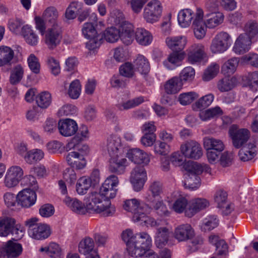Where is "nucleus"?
I'll return each mask as SVG.
<instances>
[{
	"instance_id": "1",
	"label": "nucleus",
	"mask_w": 258,
	"mask_h": 258,
	"mask_svg": "<svg viewBox=\"0 0 258 258\" xmlns=\"http://www.w3.org/2000/svg\"><path fill=\"white\" fill-rule=\"evenodd\" d=\"M87 206L88 212L101 214L104 217L111 216L115 212V207L111 205L109 200H106L100 191L89 195Z\"/></svg>"
},
{
	"instance_id": "2",
	"label": "nucleus",
	"mask_w": 258,
	"mask_h": 258,
	"mask_svg": "<svg viewBox=\"0 0 258 258\" xmlns=\"http://www.w3.org/2000/svg\"><path fill=\"white\" fill-rule=\"evenodd\" d=\"M137 238L136 240L128 244L126 248L128 254L134 257L143 256L152 245L151 237L146 232H142L141 236Z\"/></svg>"
},
{
	"instance_id": "3",
	"label": "nucleus",
	"mask_w": 258,
	"mask_h": 258,
	"mask_svg": "<svg viewBox=\"0 0 258 258\" xmlns=\"http://www.w3.org/2000/svg\"><path fill=\"white\" fill-rule=\"evenodd\" d=\"M162 13V6L158 0H152L145 7L143 17L144 20L150 24H154L159 21Z\"/></svg>"
},
{
	"instance_id": "4",
	"label": "nucleus",
	"mask_w": 258,
	"mask_h": 258,
	"mask_svg": "<svg viewBox=\"0 0 258 258\" xmlns=\"http://www.w3.org/2000/svg\"><path fill=\"white\" fill-rule=\"evenodd\" d=\"M228 134L232 145L236 149H240L246 145L250 137V132L247 129L240 128L235 124L230 127Z\"/></svg>"
},
{
	"instance_id": "5",
	"label": "nucleus",
	"mask_w": 258,
	"mask_h": 258,
	"mask_svg": "<svg viewBox=\"0 0 258 258\" xmlns=\"http://www.w3.org/2000/svg\"><path fill=\"white\" fill-rule=\"evenodd\" d=\"M20 225L16 224L14 218L7 216L0 217V236H7L10 233L18 235L17 238L23 236V231L19 229Z\"/></svg>"
},
{
	"instance_id": "6",
	"label": "nucleus",
	"mask_w": 258,
	"mask_h": 258,
	"mask_svg": "<svg viewBox=\"0 0 258 258\" xmlns=\"http://www.w3.org/2000/svg\"><path fill=\"white\" fill-rule=\"evenodd\" d=\"M118 19L116 18L114 22L117 25H120L119 38L124 44L128 45L134 40V26L132 24L123 21L122 14H118Z\"/></svg>"
},
{
	"instance_id": "7",
	"label": "nucleus",
	"mask_w": 258,
	"mask_h": 258,
	"mask_svg": "<svg viewBox=\"0 0 258 258\" xmlns=\"http://www.w3.org/2000/svg\"><path fill=\"white\" fill-rule=\"evenodd\" d=\"M180 152L186 158L198 160L203 155L200 144L194 140L185 142L180 145Z\"/></svg>"
},
{
	"instance_id": "8",
	"label": "nucleus",
	"mask_w": 258,
	"mask_h": 258,
	"mask_svg": "<svg viewBox=\"0 0 258 258\" xmlns=\"http://www.w3.org/2000/svg\"><path fill=\"white\" fill-rule=\"evenodd\" d=\"M44 34V42L49 49H54L60 43L62 39L60 25L51 26Z\"/></svg>"
},
{
	"instance_id": "9",
	"label": "nucleus",
	"mask_w": 258,
	"mask_h": 258,
	"mask_svg": "<svg viewBox=\"0 0 258 258\" xmlns=\"http://www.w3.org/2000/svg\"><path fill=\"white\" fill-rule=\"evenodd\" d=\"M231 44V37L225 32L218 33L213 38L210 46L214 53H222L225 51Z\"/></svg>"
},
{
	"instance_id": "10",
	"label": "nucleus",
	"mask_w": 258,
	"mask_h": 258,
	"mask_svg": "<svg viewBox=\"0 0 258 258\" xmlns=\"http://www.w3.org/2000/svg\"><path fill=\"white\" fill-rule=\"evenodd\" d=\"M118 184V177L115 175H111L105 179L100 188V191L106 200L113 199L116 195Z\"/></svg>"
},
{
	"instance_id": "11",
	"label": "nucleus",
	"mask_w": 258,
	"mask_h": 258,
	"mask_svg": "<svg viewBox=\"0 0 258 258\" xmlns=\"http://www.w3.org/2000/svg\"><path fill=\"white\" fill-rule=\"evenodd\" d=\"M187 61L190 64L200 62L206 56L205 48L201 43H195L187 50Z\"/></svg>"
},
{
	"instance_id": "12",
	"label": "nucleus",
	"mask_w": 258,
	"mask_h": 258,
	"mask_svg": "<svg viewBox=\"0 0 258 258\" xmlns=\"http://www.w3.org/2000/svg\"><path fill=\"white\" fill-rule=\"evenodd\" d=\"M23 169L18 166L9 168L5 175L4 183L6 187L11 188L18 184L23 175Z\"/></svg>"
},
{
	"instance_id": "13",
	"label": "nucleus",
	"mask_w": 258,
	"mask_h": 258,
	"mask_svg": "<svg viewBox=\"0 0 258 258\" xmlns=\"http://www.w3.org/2000/svg\"><path fill=\"white\" fill-rule=\"evenodd\" d=\"M204 11L200 8H197L196 18L194 19L192 26L195 37L198 39L203 38L206 33L207 27L203 20Z\"/></svg>"
},
{
	"instance_id": "14",
	"label": "nucleus",
	"mask_w": 258,
	"mask_h": 258,
	"mask_svg": "<svg viewBox=\"0 0 258 258\" xmlns=\"http://www.w3.org/2000/svg\"><path fill=\"white\" fill-rule=\"evenodd\" d=\"M23 248L20 243L9 240L0 248L1 254L8 258H16L22 252Z\"/></svg>"
},
{
	"instance_id": "15",
	"label": "nucleus",
	"mask_w": 258,
	"mask_h": 258,
	"mask_svg": "<svg viewBox=\"0 0 258 258\" xmlns=\"http://www.w3.org/2000/svg\"><path fill=\"white\" fill-rule=\"evenodd\" d=\"M173 236L179 242L185 241L195 236V231L189 224H181L175 228Z\"/></svg>"
},
{
	"instance_id": "16",
	"label": "nucleus",
	"mask_w": 258,
	"mask_h": 258,
	"mask_svg": "<svg viewBox=\"0 0 258 258\" xmlns=\"http://www.w3.org/2000/svg\"><path fill=\"white\" fill-rule=\"evenodd\" d=\"M66 160L70 166L76 170L84 169L87 164L84 155L76 151L69 152L66 156Z\"/></svg>"
},
{
	"instance_id": "17",
	"label": "nucleus",
	"mask_w": 258,
	"mask_h": 258,
	"mask_svg": "<svg viewBox=\"0 0 258 258\" xmlns=\"http://www.w3.org/2000/svg\"><path fill=\"white\" fill-rule=\"evenodd\" d=\"M36 200L35 192L29 188H25L17 195V203L23 207L29 208L33 205Z\"/></svg>"
},
{
	"instance_id": "18",
	"label": "nucleus",
	"mask_w": 258,
	"mask_h": 258,
	"mask_svg": "<svg viewBox=\"0 0 258 258\" xmlns=\"http://www.w3.org/2000/svg\"><path fill=\"white\" fill-rule=\"evenodd\" d=\"M78 129L77 123L73 119L67 118L60 120L58 122V130L63 136H73L77 132Z\"/></svg>"
},
{
	"instance_id": "19",
	"label": "nucleus",
	"mask_w": 258,
	"mask_h": 258,
	"mask_svg": "<svg viewBox=\"0 0 258 258\" xmlns=\"http://www.w3.org/2000/svg\"><path fill=\"white\" fill-rule=\"evenodd\" d=\"M209 203L205 199L197 198L193 199L189 203L188 207L185 211V216L191 217L196 213L209 207Z\"/></svg>"
},
{
	"instance_id": "20",
	"label": "nucleus",
	"mask_w": 258,
	"mask_h": 258,
	"mask_svg": "<svg viewBox=\"0 0 258 258\" xmlns=\"http://www.w3.org/2000/svg\"><path fill=\"white\" fill-rule=\"evenodd\" d=\"M110 156L109 170L112 172L121 173L126 163V159L121 155V152L109 155Z\"/></svg>"
},
{
	"instance_id": "21",
	"label": "nucleus",
	"mask_w": 258,
	"mask_h": 258,
	"mask_svg": "<svg viewBox=\"0 0 258 258\" xmlns=\"http://www.w3.org/2000/svg\"><path fill=\"white\" fill-rule=\"evenodd\" d=\"M251 43L249 37L246 34H241L236 40L233 50L236 54H243L249 50Z\"/></svg>"
},
{
	"instance_id": "22",
	"label": "nucleus",
	"mask_w": 258,
	"mask_h": 258,
	"mask_svg": "<svg viewBox=\"0 0 258 258\" xmlns=\"http://www.w3.org/2000/svg\"><path fill=\"white\" fill-rule=\"evenodd\" d=\"M127 157L136 164H148L150 161L148 154L138 148L132 149L128 150L127 153Z\"/></svg>"
},
{
	"instance_id": "23",
	"label": "nucleus",
	"mask_w": 258,
	"mask_h": 258,
	"mask_svg": "<svg viewBox=\"0 0 258 258\" xmlns=\"http://www.w3.org/2000/svg\"><path fill=\"white\" fill-rule=\"evenodd\" d=\"M190 165L187 162L184 165V167L187 174L184 181V185L186 188L191 190H195L198 188L200 185V178L199 175L189 170Z\"/></svg>"
},
{
	"instance_id": "24",
	"label": "nucleus",
	"mask_w": 258,
	"mask_h": 258,
	"mask_svg": "<svg viewBox=\"0 0 258 258\" xmlns=\"http://www.w3.org/2000/svg\"><path fill=\"white\" fill-rule=\"evenodd\" d=\"M165 42L168 48L172 51L180 52L184 48L187 39L183 36L168 37L166 38Z\"/></svg>"
},
{
	"instance_id": "25",
	"label": "nucleus",
	"mask_w": 258,
	"mask_h": 258,
	"mask_svg": "<svg viewBox=\"0 0 258 258\" xmlns=\"http://www.w3.org/2000/svg\"><path fill=\"white\" fill-rule=\"evenodd\" d=\"M184 52H175L170 53L167 59L163 61L164 67L168 70H173L181 64L185 57Z\"/></svg>"
},
{
	"instance_id": "26",
	"label": "nucleus",
	"mask_w": 258,
	"mask_h": 258,
	"mask_svg": "<svg viewBox=\"0 0 258 258\" xmlns=\"http://www.w3.org/2000/svg\"><path fill=\"white\" fill-rule=\"evenodd\" d=\"M197 10L194 12L190 9H184L179 11L178 14V22L179 24L183 28L188 27L196 18Z\"/></svg>"
},
{
	"instance_id": "27",
	"label": "nucleus",
	"mask_w": 258,
	"mask_h": 258,
	"mask_svg": "<svg viewBox=\"0 0 258 258\" xmlns=\"http://www.w3.org/2000/svg\"><path fill=\"white\" fill-rule=\"evenodd\" d=\"M63 202L71 210L78 214L84 215L88 211L87 206L77 199L66 197Z\"/></svg>"
},
{
	"instance_id": "28",
	"label": "nucleus",
	"mask_w": 258,
	"mask_h": 258,
	"mask_svg": "<svg viewBox=\"0 0 258 258\" xmlns=\"http://www.w3.org/2000/svg\"><path fill=\"white\" fill-rule=\"evenodd\" d=\"M28 234L32 238L37 240L45 239L50 234V228L46 224H39L34 229L28 230Z\"/></svg>"
},
{
	"instance_id": "29",
	"label": "nucleus",
	"mask_w": 258,
	"mask_h": 258,
	"mask_svg": "<svg viewBox=\"0 0 258 258\" xmlns=\"http://www.w3.org/2000/svg\"><path fill=\"white\" fill-rule=\"evenodd\" d=\"M256 146L253 143L249 142L243 146L238 152L240 160L245 162L253 159L256 154Z\"/></svg>"
},
{
	"instance_id": "30",
	"label": "nucleus",
	"mask_w": 258,
	"mask_h": 258,
	"mask_svg": "<svg viewBox=\"0 0 258 258\" xmlns=\"http://www.w3.org/2000/svg\"><path fill=\"white\" fill-rule=\"evenodd\" d=\"M147 201L150 205V211L154 210L156 213L160 216H168L169 212L166 205L162 200L152 199L150 195L147 197Z\"/></svg>"
},
{
	"instance_id": "31",
	"label": "nucleus",
	"mask_w": 258,
	"mask_h": 258,
	"mask_svg": "<svg viewBox=\"0 0 258 258\" xmlns=\"http://www.w3.org/2000/svg\"><path fill=\"white\" fill-rule=\"evenodd\" d=\"M94 240L90 237H86L82 239L78 246L79 251L87 256L97 252L94 248Z\"/></svg>"
},
{
	"instance_id": "32",
	"label": "nucleus",
	"mask_w": 258,
	"mask_h": 258,
	"mask_svg": "<svg viewBox=\"0 0 258 258\" xmlns=\"http://www.w3.org/2000/svg\"><path fill=\"white\" fill-rule=\"evenodd\" d=\"M106 150L109 155H112L121 152V140L115 135L110 136L107 140Z\"/></svg>"
},
{
	"instance_id": "33",
	"label": "nucleus",
	"mask_w": 258,
	"mask_h": 258,
	"mask_svg": "<svg viewBox=\"0 0 258 258\" xmlns=\"http://www.w3.org/2000/svg\"><path fill=\"white\" fill-rule=\"evenodd\" d=\"M203 143L206 150H211L220 153L223 151L225 148L223 142L220 139L205 137L203 140Z\"/></svg>"
},
{
	"instance_id": "34",
	"label": "nucleus",
	"mask_w": 258,
	"mask_h": 258,
	"mask_svg": "<svg viewBox=\"0 0 258 258\" xmlns=\"http://www.w3.org/2000/svg\"><path fill=\"white\" fill-rule=\"evenodd\" d=\"M237 82L235 77H225L218 81L217 87L221 92H228L235 87Z\"/></svg>"
},
{
	"instance_id": "35",
	"label": "nucleus",
	"mask_w": 258,
	"mask_h": 258,
	"mask_svg": "<svg viewBox=\"0 0 258 258\" xmlns=\"http://www.w3.org/2000/svg\"><path fill=\"white\" fill-rule=\"evenodd\" d=\"M135 69L141 74L146 76L150 71V65L147 58L139 54L134 61Z\"/></svg>"
},
{
	"instance_id": "36",
	"label": "nucleus",
	"mask_w": 258,
	"mask_h": 258,
	"mask_svg": "<svg viewBox=\"0 0 258 258\" xmlns=\"http://www.w3.org/2000/svg\"><path fill=\"white\" fill-rule=\"evenodd\" d=\"M135 38L140 45L147 46L151 43L153 40V36L148 30L140 28L136 31Z\"/></svg>"
},
{
	"instance_id": "37",
	"label": "nucleus",
	"mask_w": 258,
	"mask_h": 258,
	"mask_svg": "<svg viewBox=\"0 0 258 258\" xmlns=\"http://www.w3.org/2000/svg\"><path fill=\"white\" fill-rule=\"evenodd\" d=\"M147 205L140 206V202L136 199L126 200L124 201L123 205V209L128 212L133 213V216L136 213L141 214L142 212L147 208Z\"/></svg>"
},
{
	"instance_id": "38",
	"label": "nucleus",
	"mask_w": 258,
	"mask_h": 258,
	"mask_svg": "<svg viewBox=\"0 0 258 258\" xmlns=\"http://www.w3.org/2000/svg\"><path fill=\"white\" fill-rule=\"evenodd\" d=\"M204 23L209 28H214L221 24L224 19L222 13H216L212 14H205Z\"/></svg>"
},
{
	"instance_id": "39",
	"label": "nucleus",
	"mask_w": 258,
	"mask_h": 258,
	"mask_svg": "<svg viewBox=\"0 0 258 258\" xmlns=\"http://www.w3.org/2000/svg\"><path fill=\"white\" fill-rule=\"evenodd\" d=\"M182 85L181 79L177 77H174L166 82L164 90L168 94H176L181 90Z\"/></svg>"
},
{
	"instance_id": "40",
	"label": "nucleus",
	"mask_w": 258,
	"mask_h": 258,
	"mask_svg": "<svg viewBox=\"0 0 258 258\" xmlns=\"http://www.w3.org/2000/svg\"><path fill=\"white\" fill-rule=\"evenodd\" d=\"M14 56V51L10 47L0 46V67L10 64Z\"/></svg>"
},
{
	"instance_id": "41",
	"label": "nucleus",
	"mask_w": 258,
	"mask_h": 258,
	"mask_svg": "<svg viewBox=\"0 0 258 258\" xmlns=\"http://www.w3.org/2000/svg\"><path fill=\"white\" fill-rule=\"evenodd\" d=\"M150 209L148 208V206L141 213V214L136 213L133 216V220L135 222H141V224L144 223L145 224L154 227L157 225V222L154 219L149 217L146 216L147 213H150Z\"/></svg>"
},
{
	"instance_id": "42",
	"label": "nucleus",
	"mask_w": 258,
	"mask_h": 258,
	"mask_svg": "<svg viewBox=\"0 0 258 258\" xmlns=\"http://www.w3.org/2000/svg\"><path fill=\"white\" fill-rule=\"evenodd\" d=\"M144 101V97L139 96L132 99L118 103L116 106L118 110L124 111L136 107L143 103Z\"/></svg>"
},
{
	"instance_id": "43",
	"label": "nucleus",
	"mask_w": 258,
	"mask_h": 258,
	"mask_svg": "<svg viewBox=\"0 0 258 258\" xmlns=\"http://www.w3.org/2000/svg\"><path fill=\"white\" fill-rule=\"evenodd\" d=\"M169 230L166 227H160L157 228L155 237V243L159 248L162 247L168 242Z\"/></svg>"
},
{
	"instance_id": "44",
	"label": "nucleus",
	"mask_w": 258,
	"mask_h": 258,
	"mask_svg": "<svg viewBox=\"0 0 258 258\" xmlns=\"http://www.w3.org/2000/svg\"><path fill=\"white\" fill-rule=\"evenodd\" d=\"M44 156V152L41 150L34 149L28 151L27 155L24 157V160L27 163L32 165L41 160Z\"/></svg>"
},
{
	"instance_id": "45",
	"label": "nucleus",
	"mask_w": 258,
	"mask_h": 258,
	"mask_svg": "<svg viewBox=\"0 0 258 258\" xmlns=\"http://www.w3.org/2000/svg\"><path fill=\"white\" fill-rule=\"evenodd\" d=\"M43 17L45 21L51 26L60 25L58 22V14L56 9L53 7L47 8L43 12Z\"/></svg>"
},
{
	"instance_id": "46",
	"label": "nucleus",
	"mask_w": 258,
	"mask_h": 258,
	"mask_svg": "<svg viewBox=\"0 0 258 258\" xmlns=\"http://www.w3.org/2000/svg\"><path fill=\"white\" fill-rule=\"evenodd\" d=\"M83 3L78 1L71 2L66 9L65 12L66 18L68 20L76 18L79 12L83 8Z\"/></svg>"
},
{
	"instance_id": "47",
	"label": "nucleus",
	"mask_w": 258,
	"mask_h": 258,
	"mask_svg": "<svg viewBox=\"0 0 258 258\" xmlns=\"http://www.w3.org/2000/svg\"><path fill=\"white\" fill-rule=\"evenodd\" d=\"M22 33L27 43L31 45H36L38 43V36L28 25L24 26Z\"/></svg>"
},
{
	"instance_id": "48",
	"label": "nucleus",
	"mask_w": 258,
	"mask_h": 258,
	"mask_svg": "<svg viewBox=\"0 0 258 258\" xmlns=\"http://www.w3.org/2000/svg\"><path fill=\"white\" fill-rule=\"evenodd\" d=\"M219 220L215 215H210L205 218L200 225L201 229L203 231H211L217 227Z\"/></svg>"
},
{
	"instance_id": "49",
	"label": "nucleus",
	"mask_w": 258,
	"mask_h": 258,
	"mask_svg": "<svg viewBox=\"0 0 258 258\" xmlns=\"http://www.w3.org/2000/svg\"><path fill=\"white\" fill-rule=\"evenodd\" d=\"M91 185V179L89 177H80L76 184V191L79 195H85Z\"/></svg>"
},
{
	"instance_id": "50",
	"label": "nucleus",
	"mask_w": 258,
	"mask_h": 258,
	"mask_svg": "<svg viewBox=\"0 0 258 258\" xmlns=\"http://www.w3.org/2000/svg\"><path fill=\"white\" fill-rule=\"evenodd\" d=\"M36 102L41 108H47L51 102V94L47 91L40 93L36 97Z\"/></svg>"
},
{
	"instance_id": "51",
	"label": "nucleus",
	"mask_w": 258,
	"mask_h": 258,
	"mask_svg": "<svg viewBox=\"0 0 258 258\" xmlns=\"http://www.w3.org/2000/svg\"><path fill=\"white\" fill-rule=\"evenodd\" d=\"M238 57H232L226 61L222 67V72L224 74H233L236 70L238 66Z\"/></svg>"
},
{
	"instance_id": "52",
	"label": "nucleus",
	"mask_w": 258,
	"mask_h": 258,
	"mask_svg": "<svg viewBox=\"0 0 258 258\" xmlns=\"http://www.w3.org/2000/svg\"><path fill=\"white\" fill-rule=\"evenodd\" d=\"M246 86L253 91L258 90V71L248 73L245 77Z\"/></svg>"
},
{
	"instance_id": "53",
	"label": "nucleus",
	"mask_w": 258,
	"mask_h": 258,
	"mask_svg": "<svg viewBox=\"0 0 258 258\" xmlns=\"http://www.w3.org/2000/svg\"><path fill=\"white\" fill-rule=\"evenodd\" d=\"M189 203L188 200L184 197H181L177 198L172 205V209L177 213L184 212L188 207Z\"/></svg>"
},
{
	"instance_id": "54",
	"label": "nucleus",
	"mask_w": 258,
	"mask_h": 258,
	"mask_svg": "<svg viewBox=\"0 0 258 258\" xmlns=\"http://www.w3.org/2000/svg\"><path fill=\"white\" fill-rule=\"evenodd\" d=\"M214 99V96L212 93L203 96L195 102L194 105V109H202L207 108L212 104Z\"/></svg>"
},
{
	"instance_id": "55",
	"label": "nucleus",
	"mask_w": 258,
	"mask_h": 258,
	"mask_svg": "<svg viewBox=\"0 0 258 258\" xmlns=\"http://www.w3.org/2000/svg\"><path fill=\"white\" fill-rule=\"evenodd\" d=\"M40 250L45 251L47 255L52 258H61V249L59 245L55 243H50L47 247H42Z\"/></svg>"
},
{
	"instance_id": "56",
	"label": "nucleus",
	"mask_w": 258,
	"mask_h": 258,
	"mask_svg": "<svg viewBox=\"0 0 258 258\" xmlns=\"http://www.w3.org/2000/svg\"><path fill=\"white\" fill-rule=\"evenodd\" d=\"M220 66L213 62L205 70L203 76V79L205 81H209L213 79L218 73L219 71Z\"/></svg>"
},
{
	"instance_id": "57",
	"label": "nucleus",
	"mask_w": 258,
	"mask_h": 258,
	"mask_svg": "<svg viewBox=\"0 0 258 258\" xmlns=\"http://www.w3.org/2000/svg\"><path fill=\"white\" fill-rule=\"evenodd\" d=\"M148 190L151 195V197L154 199V198L160 197L163 192V184L158 181H153L150 183Z\"/></svg>"
},
{
	"instance_id": "58",
	"label": "nucleus",
	"mask_w": 258,
	"mask_h": 258,
	"mask_svg": "<svg viewBox=\"0 0 258 258\" xmlns=\"http://www.w3.org/2000/svg\"><path fill=\"white\" fill-rule=\"evenodd\" d=\"M24 70L20 65L16 66L11 72L10 81L12 84H18L22 79Z\"/></svg>"
},
{
	"instance_id": "59",
	"label": "nucleus",
	"mask_w": 258,
	"mask_h": 258,
	"mask_svg": "<svg viewBox=\"0 0 258 258\" xmlns=\"http://www.w3.org/2000/svg\"><path fill=\"white\" fill-rule=\"evenodd\" d=\"M104 38L108 42H116L119 38V30L113 27L107 29L104 33Z\"/></svg>"
},
{
	"instance_id": "60",
	"label": "nucleus",
	"mask_w": 258,
	"mask_h": 258,
	"mask_svg": "<svg viewBox=\"0 0 258 258\" xmlns=\"http://www.w3.org/2000/svg\"><path fill=\"white\" fill-rule=\"evenodd\" d=\"M190 166L189 170L200 175L203 172L211 174V168L207 164L201 165L196 162H188Z\"/></svg>"
},
{
	"instance_id": "61",
	"label": "nucleus",
	"mask_w": 258,
	"mask_h": 258,
	"mask_svg": "<svg viewBox=\"0 0 258 258\" xmlns=\"http://www.w3.org/2000/svg\"><path fill=\"white\" fill-rule=\"evenodd\" d=\"M82 32L84 36L87 39L99 36L92 23L87 22L84 23L82 29Z\"/></svg>"
},
{
	"instance_id": "62",
	"label": "nucleus",
	"mask_w": 258,
	"mask_h": 258,
	"mask_svg": "<svg viewBox=\"0 0 258 258\" xmlns=\"http://www.w3.org/2000/svg\"><path fill=\"white\" fill-rule=\"evenodd\" d=\"M81 91V86L80 81L79 80H75L70 85L68 94L71 98L76 99L79 97Z\"/></svg>"
},
{
	"instance_id": "63",
	"label": "nucleus",
	"mask_w": 258,
	"mask_h": 258,
	"mask_svg": "<svg viewBox=\"0 0 258 258\" xmlns=\"http://www.w3.org/2000/svg\"><path fill=\"white\" fill-rule=\"evenodd\" d=\"M171 151V147L168 143L162 141H158L154 146V152L160 155H167Z\"/></svg>"
},
{
	"instance_id": "64",
	"label": "nucleus",
	"mask_w": 258,
	"mask_h": 258,
	"mask_svg": "<svg viewBox=\"0 0 258 258\" xmlns=\"http://www.w3.org/2000/svg\"><path fill=\"white\" fill-rule=\"evenodd\" d=\"M198 97V95L194 92H189L179 95L178 101L183 105L191 103L194 100Z\"/></svg>"
}]
</instances>
